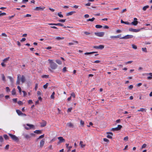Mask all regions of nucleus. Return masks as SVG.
<instances>
[{
	"label": "nucleus",
	"instance_id": "nucleus-1",
	"mask_svg": "<svg viewBox=\"0 0 152 152\" xmlns=\"http://www.w3.org/2000/svg\"><path fill=\"white\" fill-rule=\"evenodd\" d=\"M48 61L50 64V67L52 69H55L57 68V65L56 63L53 62V60L49 59Z\"/></svg>",
	"mask_w": 152,
	"mask_h": 152
},
{
	"label": "nucleus",
	"instance_id": "nucleus-2",
	"mask_svg": "<svg viewBox=\"0 0 152 152\" xmlns=\"http://www.w3.org/2000/svg\"><path fill=\"white\" fill-rule=\"evenodd\" d=\"M93 48L97 49L102 50L104 48V46L103 45H100L98 46H94L93 47Z\"/></svg>",
	"mask_w": 152,
	"mask_h": 152
},
{
	"label": "nucleus",
	"instance_id": "nucleus-3",
	"mask_svg": "<svg viewBox=\"0 0 152 152\" xmlns=\"http://www.w3.org/2000/svg\"><path fill=\"white\" fill-rule=\"evenodd\" d=\"M8 135L11 138L15 141H17L18 140V138L15 135H13L11 134H9Z\"/></svg>",
	"mask_w": 152,
	"mask_h": 152
},
{
	"label": "nucleus",
	"instance_id": "nucleus-4",
	"mask_svg": "<svg viewBox=\"0 0 152 152\" xmlns=\"http://www.w3.org/2000/svg\"><path fill=\"white\" fill-rule=\"evenodd\" d=\"M58 139L59 140L58 142V144H59L60 143L64 142L65 141V139L63 138L62 137H58Z\"/></svg>",
	"mask_w": 152,
	"mask_h": 152
},
{
	"label": "nucleus",
	"instance_id": "nucleus-5",
	"mask_svg": "<svg viewBox=\"0 0 152 152\" xmlns=\"http://www.w3.org/2000/svg\"><path fill=\"white\" fill-rule=\"evenodd\" d=\"M95 34L99 37H102L104 35V32H95Z\"/></svg>",
	"mask_w": 152,
	"mask_h": 152
},
{
	"label": "nucleus",
	"instance_id": "nucleus-6",
	"mask_svg": "<svg viewBox=\"0 0 152 152\" xmlns=\"http://www.w3.org/2000/svg\"><path fill=\"white\" fill-rule=\"evenodd\" d=\"M134 37V36L132 35H127L123 37V39H129L132 38Z\"/></svg>",
	"mask_w": 152,
	"mask_h": 152
},
{
	"label": "nucleus",
	"instance_id": "nucleus-7",
	"mask_svg": "<svg viewBox=\"0 0 152 152\" xmlns=\"http://www.w3.org/2000/svg\"><path fill=\"white\" fill-rule=\"evenodd\" d=\"M21 77V75L20 74H18L17 75V79L16 83L17 85H19L20 84V78Z\"/></svg>",
	"mask_w": 152,
	"mask_h": 152
},
{
	"label": "nucleus",
	"instance_id": "nucleus-8",
	"mask_svg": "<svg viewBox=\"0 0 152 152\" xmlns=\"http://www.w3.org/2000/svg\"><path fill=\"white\" fill-rule=\"evenodd\" d=\"M129 31H130L134 32H138L140 31V29H134L132 28H129Z\"/></svg>",
	"mask_w": 152,
	"mask_h": 152
},
{
	"label": "nucleus",
	"instance_id": "nucleus-9",
	"mask_svg": "<svg viewBox=\"0 0 152 152\" xmlns=\"http://www.w3.org/2000/svg\"><path fill=\"white\" fill-rule=\"evenodd\" d=\"M45 8V7H37L34 9L35 10H43Z\"/></svg>",
	"mask_w": 152,
	"mask_h": 152
},
{
	"label": "nucleus",
	"instance_id": "nucleus-10",
	"mask_svg": "<svg viewBox=\"0 0 152 152\" xmlns=\"http://www.w3.org/2000/svg\"><path fill=\"white\" fill-rule=\"evenodd\" d=\"M108 135H107V138L109 139H112V136L113 135V134L111 132H107V133Z\"/></svg>",
	"mask_w": 152,
	"mask_h": 152
},
{
	"label": "nucleus",
	"instance_id": "nucleus-11",
	"mask_svg": "<svg viewBox=\"0 0 152 152\" xmlns=\"http://www.w3.org/2000/svg\"><path fill=\"white\" fill-rule=\"evenodd\" d=\"M134 21L132 23V24L134 26H136L138 23V21L137 20V19L136 18H134Z\"/></svg>",
	"mask_w": 152,
	"mask_h": 152
},
{
	"label": "nucleus",
	"instance_id": "nucleus-12",
	"mask_svg": "<svg viewBox=\"0 0 152 152\" xmlns=\"http://www.w3.org/2000/svg\"><path fill=\"white\" fill-rule=\"evenodd\" d=\"M45 142V140L44 139H42L40 142V147L41 148H42Z\"/></svg>",
	"mask_w": 152,
	"mask_h": 152
},
{
	"label": "nucleus",
	"instance_id": "nucleus-13",
	"mask_svg": "<svg viewBox=\"0 0 152 152\" xmlns=\"http://www.w3.org/2000/svg\"><path fill=\"white\" fill-rule=\"evenodd\" d=\"M20 81H21L22 83H24L26 80V78L23 75L20 78Z\"/></svg>",
	"mask_w": 152,
	"mask_h": 152
},
{
	"label": "nucleus",
	"instance_id": "nucleus-14",
	"mask_svg": "<svg viewBox=\"0 0 152 152\" xmlns=\"http://www.w3.org/2000/svg\"><path fill=\"white\" fill-rule=\"evenodd\" d=\"M47 122L44 120L42 121V122L41 123V126L42 127H44L46 125Z\"/></svg>",
	"mask_w": 152,
	"mask_h": 152
},
{
	"label": "nucleus",
	"instance_id": "nucleus-15",
	"mask_svg": "<svg viewBox=\"0 0 152 152\" xmlns=\"http://www.w3.org/2000/svg\"><path fill=\"white\" fill-rule=\"evenodd\" d=\"M76 13L75 11H71L68 13H66V16H69V15H72L74 13Z\"/></svg>",
	"mask_w": 152,
	"mask_h": 152
},
{
	"label": "nucleus",
	"instance_id": "nucleus-16",
	"mask_svg": "<svg viewBox=\"0 0 152 152\" xmlns=\"http://www.w3.org/2000/svg\"><path fill=\"white\" fill-rule=\"evenodd\" d=\"M66 125L70 128H73L74 126L73 124L71 122L67 123Z\"/></svg>",
	"mask_w": 152,
	"mask_h": 152
},
{
	"label": "nucleus",
	"instance_id": "nucleus-17",
	"mask_svg": "<svg viewBox=\"0 0 152 152\" xmlns=\"http://www.w3.org/2000/svg\"><path fill=\"white\" fill-rule=\"evenodd\" d=\"M3 140V137L1 136H0V146H2Z\"/></svg>",
	"mask_w": 152,
	"mask_h": 152
},
{
	"label": "nucleus",
	"instance_id": "nucleus-18",
	"mask_svg": "<svg viewBox=\"0 0 152 152\" xmlns=\"http://www.w3.org/2000/svg\"><path fill=\"white\" fill-rule=\"evenodd\" d=\"M34 132L36 133H37V134H41L42 132L40 130H36Z\"/></svg>",
	"mask_w": 152,
	"mask_h": 152
},
{
	"label": "nucleus",
	"instance_id": "nucleus-19",
	"mask_svg": "<svg viewBox=\"0 0 152 152\" xmlns=\"http://www.w3.org/2000/svg\"><path fill=\"white\" fill-rule=\"evenodd\" d=\"M83 142L82 141H80V147L82 148L84 147L85 146V144H83Z\"/></svg>",
	"mask_w": 152,
	"mask_h": 152
},
{
	"label": "nucleus",
	"instance_id": "nucleus-20",
	"mask_svg": "<svg viewBox=\"0 0 152 152\" xmlns=\"http://www.w3.org/2000/svg\"><path fill=\"white\" fill-rule=\"evenodd\" d=\"M16 92L15 89V88L13 89L12 91V94L13 95H16Z\"/></svg>",
	"mask_w": 152,
	"mask_h": 152
},
{
	"label": "nucleus",
	"instance_id": "nucleus-21",
	"mask_svg": "<svg viewBox=\"0 0 152 152\" xmlns=\"http://www.w3.org/2000/svg\"><path fill=\"white\" fill-rule=\"evenodd\" d=\"M97 53L96 52H86L84 53V54L85 55H88L91 54H92L94 53Z\"/></svg>",
	"mask_w": 152,
	"mask_h": 152
},
{
	"label": "nucleus",
	"instance_id": "nucleus-22",
	"mask_svg": "<svg viewBox=\"0 0 152 152\" xmlns=\"http://www.w3.org/2000/svg\"><path fill=\"white\" fill-rule=\"evenodd\" d=\"M16 112L18 115H21V113H22V112L21 111L19 110H16Z\"/></svg>",
	"mask_w": 152,
	"mask_h": 152
},
{
	"label": "nucleus",
	"instance_id": "nucleus-23",
	"mask_svg": "<svg viewBox=\"0 0 152 152\" xmlns=\"http://www.w3.org/2000/svg\"><path fill=\"white\" fill-rule=\"evenodd\" d=\"M95 20L94 18H92L91 19H89L86 20L87 22L93 21Z\"/></svg>",
	"mask_w": 152,
	"mask_h": 152
},
{
	"label": "nucleus",
	"instance_id": "nucleus-24",
	"mask_svg": "<svg viewBox=\"0 0 152 152\" xmlns=\"http://www.w3.org/2000/svg\"><path fill=\"white\" fill-rule=\"evenodd\" d=\"M55 94V92L54 91L53 92V93H52L51 95L50 96V98L51 99H54V95Z\"/></svg>",
	"mask_w": 152,
	"mask_h": 152
},
{
	"label": "nucleus",
	"instance_id": "nucleus-25",
	"mask_svg": "<svg viewBox=\"0 0 152 152\" xmlns=\"http://www.w3.org/2000/svg\"><path fill=\"white\" fill-rule=\"evenodd\" d=\"M149 7V6L148 5H146V6H145L143 8H142V10H144V11H145L146 9L148 8Z\"/></svg>",
	"mask_w": 152,
	"mask_h": 152
},
{
	"label": "nucleus",
	"instance_id": "nucleus-26",
	"mask_svg": "<svg viewBox=\"0 0 152 152\" xmlns=\"http://www.w3.org/2000/svg\"><path fill=\"white\" fill-rule=\"evenodd\" d=\"M116 38H119L120 39H123V37H121V34H119L117 35L116 36Z\"/></svg>",
	"mask_w": 152,
	"mask_h": 152
},
{
	"label": "nucleus",
	"instance_id": "nucleus-27",
	"mask_svg": "<svg viewBox=\"0 0 152 152\" xmlns=\"http://www.w3.org/2000/svg\"><path fill=\"white\" fill-rule=\"evenodd\" d=\"M142 111V112H143V111L146 112V111L145 109L143 108H141L139 110H137V111Z\"/></svg>",
	"mask_w": 152,
	"mask_h": 152
},
{
	"label": "nucleus",
	"instance_id": "nucleus-28",
	"mask_svg": "<svg viewBox=\"0 0 152 152\" xmlns=\"http://www.w3.org/2000/svg\"><path fill=\"white\" fill-rule=\"evenodd\" d=\"M56 62L59 64H62L61 61L59 60H56Z\"/></svg>",
	"mask_w": 152,
	"mask_h": 152
},
{
	"label": "nucleus",
	"instance_id": "nucleus-29",
	"mask_svg": "<svg viewBox=\"0 0 152 152\" xmlns=\"http://www.w3.org/2000/svg\"><path fill=\"white\" fill-rule=\"evenodd\" d=\"M25 137L26 139H29L31 138V137L29 135H28V134H26L25 135Z\"/></svg>",
	"mask_w": 152,
	"mask_h": 152
},
{
	"label": "nucleus",
	"instance_id": "nucleus-30",
	"mask_svg": "<svg viewBox=\"0 0 152 152\" xmlns=\"http://www.w3.org/2000/svg\"><path fill=\"white\" fill-rule=\"evenodd\" d=\"M44 136V134H43V135H42L40 136L39 137H38L37 138V141L38 140L43 138Z\"/></svg>",
	"mask_w": 152,
	"mask_h": 152
},
{
	"label": "nucleus",
	"instance_id": "nucleus-31",
	"mask_svg": "<svg viewBox=\"0 0 152 152\" xmlns=\"http://www.w3.org/2000/svg\"><path fill=\"white\" fill-rule=\"evenodd\" d=\"M49 76L47 75H44L42 76L41 77L42 78H49Z\"/></svg>",
	"mask_w": 152,
	"mask_h": 152
},
{
	"label": "nucleus",
	"instance_id": "nucleus-32",
	"mask_svg": "<svg viewBox=\"0 0 152 152\" xmlns=\"http://www.w3.org/2000/svg\"><path fill=\"white\" fill-rule=\"evenodd\" d=\"M1 76L2 80L4 81H6L5 77L4 74H2Z\"/></svg>",
	"mask_w": 152,
	"mask_h": 152
},
{
	"label": "nucleus",
	"instance_id": "nucleus-33",
	"mask_svg": "<svg viewBox=\"0 0 152 152\" xmlns=\"http://www.w3.org/2000/svg\"><path fill=\"white\" fill-rule=\"evenodd\" d=\"M10 58V57H8L7 58H4L3 60V61L4 62H6L7 61H8Z\"/></svg>",
	"mask_w": 152,
	"mask_h": 152
},
{
	"label": "nucleus",
	"instance_id": "nucleus-34",
	"mask_svg": "<svg viewBox=\"0 0 152 152\" xmlns=\"http://www.w3.org/2000/svg\"><path fill=\"white\" fill-rule=\"evenodd\" d=\"M142 49L143 52H145V53L147 52V50L146 48H142Z\"/></svg>",
	"mask_w": 152,
	"mask_h": 152
},
{
	"label": "nucleus",
	"instance_id": "nucleus-35",
	"mask_svg": "<svg viewBox=\"0 0 152 152\" xmlns=\"http://www.w3.org/2000/svg\"><path fill=\"white\" fill-rule=\"evenodd\" d=\"M49 85V83H47L45 85L43 86V88L45 89H46L47 88V87Z\"/></svg>",
	"mask_w": 152,
	"mask_h": 152
},
{
	"label": "nucleus",
	"instance_id": "nucleus-36",
	"mask_svg": "<svg viewBox=\"0 0 152 152\" xmlns=\"http://www.w3.org/2000/svg\"><path fill=\"white\" fill-rule=\"evenodd\" d=\"M102 26L100 25H96L95 26V27L96 28H102Z\"/></svg>",
	"mask_w": 152,
	"mask_h": 152
},
{
	"label": "nucleus",
	"instance_id": "nucleus-37",
	"mask_svg": "<svg viewBox=\"0 0 152 152\" xmlns=\"http://www.w3.org/2000/svg\"><path fill=\"white\" fill-rule=\"evenodd\" d=\"M132 47L134 49H136L137 48V47L134 44H132Z\"/></svg>",
	"mask_w": 152,
	"mask_h": 152
},
{
	"label": "nucleus",
	"instance_id": "nucleus-38",
	"mask_svg": "<svg viewBox=\"0 0 152 152\" xmlns=\"http://www.w3.org/2000/svg\"><path fill=\"white\" fill-rule=\"evenodd\" d=\"M26 125L29 126L30 127V129L33 128L34 127V126L33 125L29 124H27Z\"/></svg>",
	"mask_w": 152,
	"mask_h": 152
},
{
	"label": "nucleus",
	"instance_id": "nucleus-39",
	"mask_svg": "<svg viewBox=\"0 0 152 152\" xmlns=\"http://www.w3.org/2000/svg\"><path fill=\"white\" fill-rule=\"evenodd\" d=\"M71 96H72L74 98H75V93L73 92L71 93Z\"/></svg>",
	"mask_w": 152,
	"mask_h": 152
},
{
	"label": "nucleus",
	"instance_id": "nucleus-40",
	"mask_svg": "<svg viewBox=\"0 0 152 152\" xmlns=\"http://www.w3.org/2000/svg\"><path fill=\"white\" fill-rule=\"evenodd\" d=\"M6 92H9L10 91V89L8 87H6Z\"/></svg>",
	"mask_w": 152,
	"mask_h": 152
},
{
	"label": "nucleus",
	"instance_id": "nucleus-41",
	"mask_svg": "<svg viewBox=\"0 0 152 152\" xmlns=\"http://www.w3.org/2000/svg\"><path fill=\"white\" fill-rule=\"evenodd\" d=\"M122 126L121 125H118V126L117 127V129H118V130H120V129H121L122 128Z\"/></svg>",
	"mask_w": 152,
	"mask_h": 152
},
{
	"label": "nucleus",
	"instance_id": "nucleus-42",
	"mask_svg": "<svg viewBox=\"0 0 152 152\" xmlns=\"http://www.w3.org/2000/svg\"><path fill=\"white\" fill-rule=\"evenodd\" d=\"M72 109V107H71L68 108L67 110V112L68 113L71 112Z\"/></svg>",
	"mask_w": 152,
	"mask_h": 152
},
{
	"label": "nucleus",
	"instance_id": "nucleus-43",
	"mask_svg": "<svg viewBox=\"0 0 152 152\" xmlns=\"http://www.w3.org/2000/svg\"><path fill=\"white\" fill-rule=\"evenodd\" d=\"M63 26L64 25L62 24L61 23H56V26Z\"/></svg>",
	"mask_w": 152,
	"mask_h": 152
},
{
	"label": "nucleus",
	"instance_id": "nucleus-44",
	"mask_svg": "<svg viewBox=\"0 0 152 152\" xmlns=\"http://www.w3.org/2000/svg\"><path fill=\"white\" fill-rule=\"evenodd\" d=\"M66 19H60V20H59L58 21L59 22L64 23V22H65L66 21Z\"/></svg>",
	"mask_w": 152,
	"mask_h": 152
},
{
	"label": "nucleus",
	"instance_id": "nucleus-45",
	"mask_svg": "<svg viewBox=\"0 0 152 152\" xmlns=\"http://www.w3.org/2000/svg\"><path fill=\"white\" fill-rule=\"evenodd\" d=\"M4 137L6 140L8 139V137L7 134H4Z\"/></svg>",
	"mask_w": 152,
	"mask_h": 152
},
{
	"label": "nucleus",
	"instance_id": "nucleus-46",
	"mask_svg": "<svg viewBox=\"0 0 152 152\" xmlns=\"http://www.w3.org/2000/svg\"><path fill=\"white\" fill-rule=\"evenodd\" d=\"M17 88L19 90L20 93V94L21 92V89L20 87L19 86H18L17 87Z\"/></svg>",
	"mask_w": 152,
	"mask_h": 152
},
{
	"label": "nucleus",
	"instance_id": "nucleus-47",
	"mask_svg": "<svg viewBox=\"0 0 152 152\" xmlns=\"http://www.w3.org/2000/svg\"><path fill=\"white\" fill-rule=\"evenodd\" d=\"M18 103L20 105H22L23 104V103L21 101H19L18 102Z\"/></svg>",
	"mask_w": 152,
	"mask_h": 152
},
{
	"label": "nucleus",
	"instance_id": "nucleus-48",
	"mask_svg": "<svg viewBox=\"0 0 152 152\" xmlns=\"http://www.w3.org/2000/svg\"><path fill=\"white\" fill-rule=\"evenodd\" d=\"M111 130L113 131H118V129H117V127L115 128H113Z\"/></svg>",
	"mask_w": 152,
	"mask_h": 152
},
{
	"label": "nucleus",
	"instance_id": "nucleus-49",
	"mask_svg": "<svg viewBox=\"0 0 152 152\" xmlns=\"http://www.w3.org/2000/svg\"><path fill=\"white\" fill-rule=\"evenodd\" d=\"M103 140L105 142H109V140L107 139L104 138H103Z\"/></svg>",
	"mask_w": 152,
	"mask_h": 152
},
{
	"label": "nucleus",
	"instance_id": "nucleus-50",
	"mask_svg": "<svg viewBox=\"0 0 152 152\" xmlns=\"http://www.w3.org/2000/svg\"><path fill=\"white\" fill-rule=\"evenodd\" d=\"M60 13H61V12H60V13H58V16L60 18H63V15H62L60 14Z\"/></svg>",
	"mask_w": 152,
	"mask_h": 152
},
{
	"label": "nucleus",
	"instance_id": "nucleus-51",
	"mask_svg": "<svg viewBox=\"0 0 152 152\" xmlns=\"http://www.w3.org/2000/svg\"><path fill=\"white\" fill-rule=\"evenodd\" d=\"M66 71V67H64L63 69V72H65Z\"/></svg>",
	"mask_w": 152,
	"mask_h": 152
},
{
	"label": "nucleus",
	"instance_id": "nucleus-52",
	"mask_svg": "<svg viewBox=\"0 0 152 152\" xmlns=\"http://www.w3.org/2000/svg\"><path fill=\"white\" fill-rule=\"evenodd\" d=\"M22 92L23 93V96H25L27 94L26 92L24 91H23Z\"/></svg>",
	"mask_w": 152,
	"mask_h": 152
},
{
	"label": "nucleus",
	"instance_id": "nucleus-53",
	"mask_svg": "<svg viewBox=\"0 0 152 152\" xmlns=\"http://www.w3.org/2000/svg\"><path fill=\"white\" fill-rule=\"evenodd\" d=\"M146 146L147 145L146 144H143L142 146V149L145 148Z\"/></svg>",
	"mask_w": 152,
	"mask_h": 152
},
{
	"label": "nucleus",
	"instance_id": "nucleus-54",
	"mask_svg": "<svg viewBox=\"0 0 152 152\" xmlns=\"http://www.w3.org/2000/svg\"><path fill=\"white\" fill-rule=\"evenodd\" d=\"M12 101L14 103H16L17 101V98H14L12 99Z\"/></svg>",
	"mask_w": 152,
	"mask_h": 152
},
{
	"label": "nucleus",
	"instance_id": "nucleus-55",
	"mask_svg": "<svg viewBox=\"0 0 152 152\" xmlns=\"http://www.w3.org/2000/svg\"><path fill=\"white\" fill-rule=\"evenodd\" d=\"M6 14L5 12L1 13L0 14V16L6 15Z\"/></svg>",
	"mask_w": 152,
	"mask_h": 152
},
{
	"label": "nucleus",
	"instance_id": "nucleus-56",
	"mask_svg": "<svg viewBox=\"0 0 152 152\" xmlns=\"http://www.w3.org/2000/svg\"><path fill=\"white\" fill-rule=\"evenodd\" d=\"M80 124L82 126H83L84 124V122L82 120H81L80 121Z\"/></svg>",
	"mask_w": 152,
	"mask_h": 152
},
{
	"label": "nucleus",
	"instance_id": "nucleus-57",
	"mask_svg": "<svg viewBox=\"0 0 152 152\" xmlns=\"http://www.w3.org/2000/svg\"><path fill=\"white\" fill-rule=\"evenodd\" d=\"M1 35L2 36L5 37H7V34L4 33H2Z\"/></svg>",
	"mask_w": 152,
	"mask_h": 152
},
{
	"label": "nucleus",
	"instance_id": "nucleus-58",
	"mask_svg": "<svg viewBox=\"0 0 152 152\" xmlns=\"http://www.w3.org/2000/svg\"><path fill=\"white\" fill-rule=\"evenodd\" d=\"M128 140V136H126L124 138V140L125 141H127Z\"/></svg>",
	"mask_w": 152,
	"mask_h": 152
},
{
	"label": "nucleus",
	"instance_id": "nucleus-59",
	"mask_svg": "<svg viewBox=\"0 0 152 152\" xmlns=\"http://www.w3.org/2000/svg\"><path fill=\"white\" fill-rule=\"evenodd\" d=\"M133 86L132 85H130L128 86V88L130 89H132L133 88Z\"/></svg>",
	"mask_w": 152,
	"mask_h": 152
},
{
	"label": "nucleus",
	"instance_id": "nucleus-60",
	"mask_svg": "<svg viewBox=\"0 0 152 152\" xmlns=\"http://www.w3.org/2000/svg\"><path fill=\"white\" fill-rule=\"evenodd\" d=\"M7 77L10 79V80L11 81V82H12V80H12V77L11 76H8Z\"/></svg>",
	"mask_w": 152,
	"mask_h": 152
},
{
	"label": "nucleus",
	"instance_id": "nucleus-61",
	"mask_svg": "<svg viewBox=\"0 0 152 152\" xmlns=\"http://www.w3.org/2000/svg\"><path fill=\"white\" fill-rule=\"evenodd\" d=\"M100 62V61L99 60H97L95 61L94 62H93L94 63H99Z\"/></svg>",
	"mask_w": 152,
	"mask_h": 152
},
{
	"label": "nucleus",
	"instance_id": "nucleus-62",
	"mask_svg": "<svg viewBox=\"0 0 152 152\" xmlns=\"http://www.w3.org/2000/svg\"><path fill=\"white\" fill-rule=\"evenodd\" d=\"M28 101V103L29 104H31L33 103V102L31 100H29Z\"/></svg>",
	"mask_w": 152,
	"mask_h": 152
},
{
	"label": "nucleus",
	"instance_id": "nucleus-63",
	"mask_svg": "<svg viewBox=\"0 0 152 152\" xmlns=\"http://www.w3.org/2000/svg\"><path fill=\"white\" fill-rule=\"evenodd\" d=\"M41 94V92L40 91H37V94L38 95H40Z\"/></svg>",
	"mask_w": 152,
	"mask_h": 152
},
{
	"label": "nucleus",
	"instance_id": "nucleus-64",
	"mask_svg": "<svg viewBox=\"0 0 152 152\" xmlns=\"http://www.w3.org/2000/svg\"><path fill=\"white\" fill-rule=\"evenodd\" d=\"M142 85V83H138L137 84L136 86L137 87H139L140 86H141Z\"/></svg>",
	"mask_w": 152,
	"mask_h": 152
}]
</instances>
